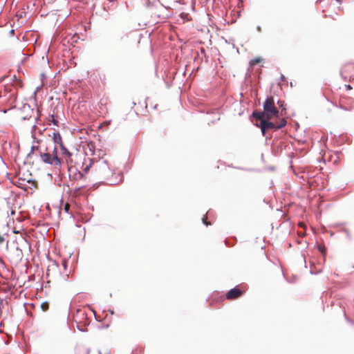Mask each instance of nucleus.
Here are the masks:
<instances>
[{
    "mask_svg": "<svg viewBox=\"0 0 354 354\" xmlns=\"http://www.w3.org/2000/svg\"><path fill=\"white\" fill-rule=\"evenodd\" d=\"M263 111L252 113V116L255 118H266L267 120H271L273 118L278 117L279 111L274 106V101L272 97H268L263 105Z\"/></svg>",
    "mask_w": 354,
    "mask_h": 354,
    "instance_id": "f257e3e1",
    "label": "nucleus"
},
{
    "mask_svg": "<svg viewBox=\"0 0 354 354\" xmlns=\"http://www.w3.org/2000/svg\"><path fill=\"white\" fill-rule=\"evenodd\" d=\"M97 176L102 179H108L113 174V170L107 160L102 158L93 165Z\"/></svg>",
    "mask_w": 354,
    "mask_h": 354,
    "instance_id": "f03ea898",
    "label": "nucleus"
},
{
    "mask_svg": "<svg viewBox=\"0 0 354 354\" xmlns=\"http://www.w3.org/2000/svg\"><path fill=\"white\" fill-rule=\"evenodd\" d=\"M40 158L44 162L50 165L55 169H59L61 167V160L57 154V147H54L52 154L50 153H41Z\"/></svg>",
    "mask_w": 354,
    "mask_h": 354,
    "instance_id": "7ed1b4c3",
    "label": "nucleus"
},
{
    "mask_svg": "<svg viewBox=\"0 0 354 354\" xmlns=\"http://www.w3.org/2000/svg\"><path fill=\"white\" fill-rule=\"evenodd\" d=\"M260 120V128L262 134L265 136L266 131L268 129H277V124L270 122V120H267L266 118H258Z\"/></svg>",
    "mask_w": 354,
    "mask_h": 354,
    "instance_id": "20e7f679",
    "label": "nucleus"
},
{
    "mask_svg": "<svg viewBox=\"0 0 354 354\" xmlns=\"http://www.w3.org/2000/svg\"><path fill=\"white\" fill-rule=\"evenodd\" d=\"M241 295V291L239 288H234L231 289L227 293V299H236L238 298Z\"/></svg>",
    "mask_w": 354,
    "mask_h": 354,
    "instance_id": "39448f33",
    "label": "nucleus"
},
{
    "mask_svg": "<svg viewBox=\"0 0 354 354\" xmlns=\"http://www.w3.org/2000/svg\"><path fill=\"white\" fill-rule=\"evenodd\" d=\"M52 138L56 146L58 145L60 147L61 145H63L62 136L58 131H54L53 133Z\"/></svg>",
    "mask_w": 354,
    "mask_h": 354,
    "instance_id": "423d86ee",
    "label": "nucleus"
},
{
    "mask_svg": "<svg viewBox=\"0 0 354 354\" xmlns=\"http://www.w3.org/2000/svg\"><path fill=\"white\" fill-rule=\"evenodd\" d=\"M62 151V153L63 155L66 156L67 157L70 158L71 156V153L69 152V151L64 146V145H61L60 147H59Z\"/></svg>",
    "mask_w": 354,
    "mask_h": 354,
    "instance_id": "0eeeda50",
    "label": "nucleus"
},
{
    "mask_svg": "<svg viewBox=\"0 0 354 354\" xmlns=\"http://www.w3.org/2000/svg\"><path fill=\"white\" fill-rule=\"evenodd\" d=\"M286 124V121L285 119H282L279 124H277V129H279L282 127H285Z\"/></svg>",
    "mask_w": 354,
    "mask_h": 354,
    "instance_id": "6e6552de",
    "label": "nucleus"
},
{
    "mask_svg": "<svg viewBox=\"0 0 354 354\" xmlns=\"http://www.w3.org/2000/svg\"><path fill=\"white\" fill-rule=\"evenodd\" d=\"M50 119H49V121L51 122L55 126L58 127L59 122L54 118V115H50Z\"/></svg>",
    "mask_w": 354,
    "mask_h": 354,
    "instance_id": "1a4fd4ad",
    "label": "nucleus"
},
{
    "mask_svg": "<svg viewBox=\"0 0 354 354\" xmlns=\"http://www.w3.org/2000/svg\"><path fill=\"white\" fill-rule=\"evenodd\" d=\"M261 61H262V59L260 57H258V58H255V59L251 60L250 64V65L254 66L258 63H260Z\"/></svg>",
    "mask_w": 354,
    "mask_h": 354,
    "instance_id": "9d476101",
    "label": "nucleus"
},
{
    "mask_svg": "<svg viewBox=\"0 0 354 354\" xmlns=\"http://www.w3.org/2000/svg\"><path fill=\"white\" fill-rule=\"evenodd\" d=\"M41 308H42L43 310H46V309L48 308V305L45 303H43L41 304Z\"/></svg>",
    "mask_w": 354,
    "mask_h": 354,
    "instance_id": "9b49d317",
    "label": "nucleus"
},
{
    "mask_svg": "<svg viewBox=\"0 0 354 354\" xmlns=\"http://www.w3.org/2000/svg\"><path fill=\"white\" fill-rule=\"evenodd\" d=\"M36 129V125L34 124V126L32 127V131H31V133H32V137L34 138V134H35V131Z\"/></svg>",
    "mask_w": 354,
    "mask_h": 354,
    "instance_id": "f8f14e48",
    "label": "nucleus"
},
{
    "mask_svg": "<svg viewBox=\"0 0 354 354\" xmlns=\"http://www.w3.org/2000/svg\"><path fill=\"white\" fill-rule=\"evenodd\" d=\"M203 223L205 225H206L207 226V225H210V223H209L207 222V221H206V218H203Z\"/></svg>",
    "mask_w": 354,
    "mask_h": 354,
    "instance_id": "ddd939ff",
    "label": "nucleus"
},
{
    "mask_svg": "<svg viewBox=\"0 0 354 354\" xmlns=\"http://www.w3.org/2000/svg\"><path fill=\"white\" fill-rule=\"evenodd\" d=\"M4 241H5V239H4L3 236L0 234V244L3 243L4 242Z\"/></svg>",
    "mask_w": 354,
    "mask_h": 354,
    "instance_id": "4468645a",
    "label": "nucleus"
},
{
    "mask_svg": "<svg viewBox=\"0 0 354 354\" xmlns=\"http://www.w3.org/2000/svg\"><path fill=\"white\" fill-rule=\"evenodd\" d=\"M89 169H90V165H89V166H86V167L84 169V171L85 172H88V170H89Z\"/></svg>",
    "mask_w": 354,
    "mask_h": 354,
    "instance_id": "2eb2a0df",
    "label": "nucleus"
},
{
    "mask_svg": "<svg viewBox=\"0 0 354 354\" xmlns=\"http://www.w3.org/2000/svg\"><path fill=\"white\" fill-rule=\"evenodd\" d=\"M345 232H346V234H347V236H348L349 239H351V236L350 232H348L347 230H346Z\"/></svg>",
    "mask_w": 354,
    "mask_h": 354,
    "instance_id": "dca6fc26",
    "label": "nucleus"
},
{
    "mask_svg": "<svg viewBox=\"0 0 354 354\" xmlns=\"http://www.w3.org/2000/svg\"><path fill=\"white\" fill-rule=\"evenodd\" d=\"M64 209H65V211H66V212H68V209H69V206H68V205H67V204H66V205H65Z\"/></svg>",
    "mask_w": 354,
    "mask_h": 354,
    "instance_id": "f3484780",
    "label": "nucleus"
},
{
    "mask_svg": "<svg viewBox=\"0 0 354 354\" xmlns=\"http://www.w3.org/2000/svg\"><path fill=\"white\" fill-rule=\"evenodd\" d=\"M257 31L261 32V26H258L257 27Z\"/></svg>",
    "mask_w": 354,
    "mask_h": 354,
    "instance_id": "a211bd4d",
    "label": "nucleus"
},
{
    "mask_svg": "<svg viewBox=\"0 0 354 354\" xmlns=\"http://www.w3.org/2000/svg\"><path fill=\"white\" fill-rule=\"evenodd\" d=\"M278 104H279L280 106L282 107L283 104H282V103L280 101H278Z\"/></svg>",
    "mask_w": 354,
    "mask_h": 354,
    "instance_id": "6ab92c4d",
    "label": "nucleus"
},
{
    "mask_svg": "<svg viewBox=\"0 0 354 354\" xmlns=\"http://www.w3.org/2000/svg\"><path fill=\"white\" fill-rule=\"evenodd\" d=\"M319 250H320L322 252H324V249H323V248H322L321 247H319Z\"/></svg>",
    "mask_w": 354,
    "mask_h": 354,
    "instance_id": "aec40b11",
    "label": "nucleus"
},
{
    "mask_svg": "<svg viewBox=\"0 0 354 354\" xmlns=\"http://www.w3.org/2000/svg\"><path fill=\"white\" fill-rule=\"evenodd\" d=\"M63 266H64L65 268L66 267V262H64V263H63Z\"/></svg>",
    "mask_w": 354,
    "mask_h": 354,
    "instance_id": "412c9836",
    "label": "nucleus"
},
{
    "mask_svg": "<svg viewBox=\"0 0 354 354\" xmlns=\"http://www.w3.org/2000/svg\"><path fill=\"white\" fill-rule=\"evenodd\" d=\"M34 149H35V147H34V146H32V147H31L32 151H33V150H34Z\"/></svg>",
    "mask_w": 354,
    "mask_h": 354,
    "instance_id": "4be33fe9",
    "label": "nucleus"
},
{
    "mask_svg": "<svg viewBox=\"0 0 354 354\" xmlns=\"http://www.w3.org/2000/svg\"><path fill=\"white\" fill-rule=\"evenodd\" d=\"M281 79H282V80H283V79H284V76H283V75H282V76H281Z\"/></svg>",
    "mask_w": 354,
    "mask_h": 354,
    "instance_id": "5701e85b",
    "label": "nucleus"
}]
</instances>
